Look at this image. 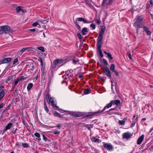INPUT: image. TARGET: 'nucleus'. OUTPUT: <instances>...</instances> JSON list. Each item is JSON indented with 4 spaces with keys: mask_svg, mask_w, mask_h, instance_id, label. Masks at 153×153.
<instances>
[{
    "mask_svg": "<svg viewBox=\"0 0 153 153\" xmlns=\"http://www.w3.org/2000/svg\"><path fill=\"white\" fill-rule=\"evenodd\" d=\"M72 60L73 63L74 64H76L77 62H78L79 61V59H77L75 60V59H72Z\"/></svg>",
    "mask_w": 153,
    "mask_h": 153,
    "instance_id": "47",
    "label": "nucleus"
},
{
    "mask_svg": "<svg viewBox=\"0 0 153 153\" xmlns=\"http://www.w3.org/2000/svg\"><path fill=\"white\" fill-rule=\"evenodd\" d=\"M44 108L46 112L47 113H48L49 111V109L48 108L46 103L45 101L44 100Z\"/></svg>",
    "mask_w": 153,
    "mask_h": 153,
    "instance_id": "31",
    "label": "nucleus"
},
{
    "mask_svg": "<svg viewBox=\"0 0 153 153\" xmlns=\"http://www.w3.org/2000/svg\"><path fill=\"white\" fill-rule=\"evenodd\" d=\"M85 127L87 128L89 131H91V128H93L94 127L93 124H86Z\"/></svg>",
    "mask_w": 153,
    "mask_h": 153,
    "instance_id": "25",
    "label": "nucleus"
},
{
    "mask_svg": "<svg viewBox=\"0 0 153 153\" xmlns=\"http://www.w3.org/2000/svg\"><path fill=\"white\" fill-rule=\"evenodd\" d=\"M25 61H28L26 62L25 67L27 68H28V70L33 71L34 67L36 66V62L32 60H27Z\"/></svg>",
    "mask_w": 153,
    "mask_h": 153,
    "instance_id": "2",
    "label": "nucleus"
},
{
    "mask_svg": "<svg viewBox=\"0 0 153 153\" xmlns=\"http://www.w3.org/2000/svg\"><path fill=\"white\" fill-rule=\"evenodd\" d=\"M15 146H16L18 147L19 148L20 147V145L18 143H16Z\"/></svg>",
    "mask_w": 153,
    "mask_h": 153,
    "instance_id": "64",
    "label": "nucleus"
},
{
    "mask_svg": "<svg viewBox=\"0 0 153 153\" xmlns=\"http://www.w3.org/2000/svg\"><path fill=\"white\" fill-rule=\"evenodd\" d=\"M103 52L105 54L107 55V56L109 58V59L110 60H111L113 59V58L112 56V55L110 53H109V52L107 53L106 51H104Z\"/></svg>",
    "mask_w": 153,
    "mask_h": 153,
    "instance_id": "24",
    "label": "nucleus"
},
{
    "mask_svg": "<svg viewBox=\"0 0 153 153\" xmlns=\"http://www.w3.org/2000/svg\"><path fill=\"white\" fill-rule=\"evenodd\" d=\"M60 133V132L59 131H56L53 134H57V135H59V134Z\"/></svg>",
    "mask_w": 153,
    "mask_h": 153,
    "instance_id": "62",
    "label": "nucleus"
},
{
    "mask_svg": "<svg viewBox=\"0 0 153 153\" xmlns=\"http://www.w3.org/2000/svg\"><path fill=\"white\" fill-rule=\"evenodd\" d=\"M38 60L40 62V65H42L43 64L42 59L41 57L39 58Z\"/></svg>",
    "mask_w": 153,
    "mask_h": 153,
    "instance_id": "55",
    "label": "nucleus"
},
{
    "mask_svg": "<svg viewBox=\"0 0 153 153\" xmlns=\"http://www.w3.org/2000/svg\"><path fill=\"white\" fill-rule=\"evenodd\" d=\"M131 135L129 132L124 133L123 134V138H126L128 139L130 137Z\"/></svg>",
    "mask_w": 153,
    "mask_h": 153,
    "instance_id": "19",
    "label": "nucleus"
},
{
    "mask_svg": "<svg viewBox=\"0 0 153 153\" xmlns=\"http://www.w3.org/2000/svg\"><path fill=\"white\" fill-rule=\"evenodd\" d=\"M96 22L98 25H99L101 23V22L98 19H97L96 20Z\"/></svg>",
    "mask_w": 153,
    "mask_h": 153,
    "instance_id": "58",
    "label": "nucleus"
},
{
    "mask_svg": "<svg viewBox=\"0 0 153 153\" xmlns=\"http://www.w3.org/2000/svg\"><path fill=\"white\" fill-rule=\"evenodd\" d=\"M19 80H24L25 79V77L24 76H21L20 78H19Z\"/></svg>",
    "mask_w": 153,
    "mask_h": 153,
    "instance_id": "57",
    "label": "nucleus"
},
{
    "mask_svg": "<svg viewBox=\"0 0 153 153\" xmlns=\"http://www.w3.org/2000/svg\"><path fill=\"white\" fill-rule=\"evenodd\" d=\"M28 49V48H24L21 50L20 51L21 52L23 53L25 51L27 50Z\"/></svg>",
    "mask_w": 153,
    "mask_h": 153,
    "instance_id": "51",
    "label": "nucleus"
},
{
    "mask_svg": "<svg viewBox=\"0 0 153 153\" xmlns=\"http://www.w3.org/2000/svg\"><path fill=\"white\" fill-rule=\"evenodd\" d=\"M21 7L18 6L16 8V12L17 13H19L21 11Z\"/></svg>",
    "mask_w": 153,
    "mask_h": 153,
    "instance_id": "39",
    "label": "nucleus"
},
{
    "mask_svg": "<svg viewBox=\"0 0 153 153\" xmlns=\"http://www.w3.org/2000/svg\"><path fill=\"white\" fill-rule=\"evenodd\" d=\"M125 123V121L123 120H119L118 122V124L120 125H124Z\"/></svg>",
    "mask_w": 153,
    "mask_h": 153,
    "instance_id": "36",
    "label": "nucleus"
},
{
    "mask_svg": "<svg viewBox=\"0 0 153 153\" xmlns=\"http://www.w3.org/2000/svg\"><path fill=\"white\" fill-rule=\"evenodd\" d=\"M45 74L44 72H43V73H41V81L42 82H45Z\"/></svg>",
    "mask_w": 153,
    "mask_h": 153,
    "instance_id": "22",
    "label": "nucleus"
},
{
    "mask_svg": "<svg viewBox=\"0 0 153 153\" xmlns=\"http://www.w3.org/2000/svg\"><path fill=\"white\" fill-rule=\"evenodd\" d=\"M143 19V17L142 16H137L134 20V26L136 28H142L144 25L142 24Z\"/></svg>",
    "mask_w": 153,
    "mask_h": 153,
    "instance_id": "1",
    "label": "nucleus"
},
{
    "mask_svg": "<svg viewBox=\"0 0 153 153\" xmlns=\"http://www.w3.org/2000/svg\"><path fill=\"white\" fill-rule=\"evenodd\" d=\"M37 49L38 50H39L43 52H44L45 51V49H44V48L43 47H42V46L38 47H37Z\"/></svg>",
    "mask_w": 153,
    "mask_h": 153,
    "instance_id": "38",
    "label": "nucleus"
},
{
    "mask_svg": "<svg viewBox=\"0 0 153 153\" xmlns=\"http://www.w3.org/2000/svg\"><path fill=\"white\" fill-rule=\"evenodd\" d=\"M10 122L11 121L5 126L4 129V131H7V130L9 129L12 127L13 124L12 123H10Z\"/></svg>",
    "mask_w": 153,
    "mask_h": 153,
    "instance_id": "20",
    "label": "nucleus"
},
{
    "mask_svg": "<svg viewBox=\"0 0 153 153\" xmlns=\"http://www.w3.org/2000/svg\"><path fill=\"white\" fill-rule=\"evenodd\" d=\"M59 63V61L57 60V59H56L54 60L53 62V67L54 68H55L56 65L58 64Z\"/></svg>",
    "mask_w": 153,
    "mask_h": 153,
    "instance_id": "30",
    "label": "nucleus"
},
{
    "mask_svg": "<svg viewBox=\"0 0 153 153\" xmlns=\"http://www.w3.org/2000/svg\"><path fill=\"white\" fill-rule=\"evenodd\" d=\"M102 44H97V50L100 56L102 58L103 57V55L102 53L101 48L102 47Z\"/></svg>",
    "mask_w": 153,
    "mask_h": 153,
    "instance_id": "11",
    "label": "nucleus"
},
{
    "mask_svg": "<svg viewBox=\"0 0 153 153\" xmlns=\"http://www.w3.org/2000/svg\"><path fill=\"white\" fill-rule=\"evenodd\" d=\"M45 98L47 100V102L49 104L51 103V105H53L54 103V98L53 97H51L50 95L48 93H47L46 96Z\"/></svg>",
    "mask_w": 153,
    "mask_h": 153,
    "instance_id": "7",
    "label": "nucleus"
},
{
    "mask_svg": "<svg viewBox=\"0 0 153 153\" xmlns=\"http://www.w3.org/2000/svg\"><path fill=\"white\" fill-rule=\"evenodd\" d=\"M18 59L17 58L15 59L13 62V64L15 65H16L17 64H18Z\"/></svg>",
    "mask_w": 153,
    "mask_h": 153,
    "instance_id": "35",
    "label": "nucleus"
},
{
    "mask_svg": "<svg viewBox=\"0 0 153 153\" xmlns=\"http://www.w3.org/2000/svg\"><path fill=\"white\" fill-rule=\"evenodd\" d=\"M42 136L43 137V139L45 141H46L48 140V139L45 137L44 134H42Z\"/></svg>",
    "mask_w": 153,
    "mask_h": 153,
    "instance_id": "53",
    "label": "nucleus"
},
{
    "mask_svg": "<svg viewBox=\"0 0 153 153\" xmlns=\"http://www.w3.org/2000/svg\"><path fill=\"white\" fill-rule=\"evenodd\" d=\"M91 89L90 88H87L84 90L83 94H87L90 93Z\"/></svg>",
    "mask_w": 153,
    "mask_h": 153,
    "instance_id": "33",
    "label": "nucleus"
},
{
    "mask_svg": "<svg viewBox=\"0 0 153 153\" xmlns=\"http://www.w3.org/2000/svg\"><path fill=\"white\" fill-rule=\"evenodd\" d=\"M39 35L41 36V38H42L43 37V38L45 37V34L44 32L42 33V32L41 33H39Z\"/></svg>",
    "mask_w": 153,
    "mask_h": 153,
    "instance_id": "43",
    "label": "nucleus"
},
{
    "mask_svg": "<svg viewBox=\"0 0 153 153\" xmlns=\"http://www.w3.org/2000/svg\"><path fill=\"white\" fill-rule=\"evenodd\" d=\"M88 32V31L87 30V29L86 27H85L82 28V35H85L86 34H87V33Z\"/></svg>",
    "mask_w": 153,
    "mask_h": 153,
    "instance_id": "27",
    "label": "nucleus"
},
{
    "mask_svg": "<svg viewBox=\"0 0 153 153\" xmlns=\"http://www.w3.org/2000/svg\"><path fill=\"white\" fill-rule=\"evenodd\" d=\"M116 0H103L101 5L102 7H108L112 5Z\"/></svg>",
    "mask_w": 153,
    "mask_h": 153,
    "instance_id": "6",
    "label": "nucleus"
},
{
    "mask_svg": "<svg viewBox=\"0 0 153 153\" xmlns=\"http://www.w3.org/2000/svg\"><path fill=\"white\" fill-rule=\"evenodd\" d=\"M38 25L40 26V25L37 22H36L33 23L32 25L33 27H36Z\"/></svg>",
    "mask_w": 153,
    "mask_h": 153,
    "instance_id": "48",
    "label": "nucleus"
},
{
    "mask_svg": "<svg viewBox=\"0 0 153 153\" xmlns=\"http://www.w3.org/2000/svg\"><path fill=\"white\" fill-rule=\"evenodd\" d=\"M103 144L104 147L108 150H111L113 148V146L110 143H106L103 142Z\"/></svg>",
    "mask_w": 153,
    "mask_h": 153,
    "instance_id": "10",
    "label": "nucleus"
},
{
    "mask_svg": "<svg viewBox=\"0 0 153 153\" xmlns=\"http://www.w3.org/2000/svg\"><path fill=\"white\" fill-rule=\"evenodd\" d=\"M142 27L144 31L146 32V34L147 35L150 36L151 35V32L147 27L143 25Z\"/></svg>",
    "mask_w": 153,
    "mask_h": 153,
    "instance_id": "17",
    "label": "nucleus"
},
{
    "mask_svg": "<svg viewBox=\"0 0 153 153\" xmlns=\"http://www.w3.org/2000/svg\"><path fill=\"white\" fill-rule=\"evenodd\" d=\"M49 19L46 20L41 19L39 20L38 21L43 24H46L49 22Z\"/></svg>",
    "mask_w": 153,
    "mask_h": 153,
    "instance_id": "32",
    "label": "nucleus"
},
{
    "mask_svg": "<svg viewBox=\"0 0 153 153\" xmlns=\"http://www.w3.org/2000/svg\"><path fill=\"white\" fill-rule=\"evenodd\" d=\"M11 104H9L8 105L7 108H7L6 109L4 110V111H5L6 110H8L10 109V107H11Z\"/></svg>",
    "mask_w": 153,
    "mask_h": 153,
    "instance_id": "54",
    "label": "nucleus"
},
{
    "mask_svg": "<svg viewBox=\"0 0 153 153\" xmlns=\"http://www.w3.org/2000/svg\"><path fill=\"white\" fill-rule=\"evenodd\" d=\"M62 110L63 111L65 112H68V114L71 115H72L75 117H79L81 116V115L80 114H78L72 111H65V110Z\"/></svg>",
    "mask_w": 153,
    "mask_h": 153,
    "instance_id": "12",
    "label": "nucleus"
},
{
    "mask_svg": "<svg viewBox=\"0 0 153 153\" xmlns=\"http://www.w3.org/2000/svg\"><path fill=\"white\" fill-rule=\"evenodd\" d=\"M102 60H103V63L105 65H108V62L105 59H103Z\"/></svg>",
    "mask_w": 153,
    "mask_h": 153,
    "instance_id": "52",
    "label": "nucleus"
},
{
    "mask_svg": "<svg viewBox=\"0 0 153 153\" xmlns=\"http://www.w3.org/2000/svg\"><path fill=\"white\" fill-rule=\"evenodd\" d=\"M91 141L95 143H99L100 142L101 140L99 139L96 138L94 137H93L91 139Z\"/></svg>",
    "mask_w": 153,
    "mask_h": 153,
    "instance_id": "26",
    "label": "nucleus"
},
{
    "mask_svg": "<svg viewBox=\"0 0 153 153\" xmlns=\"http://www.w3.org/2000/svg\"><path fill=\"white\" fill-rule=\"evenodd\" d=\"M90 27H92L93 29H94L96 27V25L93 23H92L90 25Z\"/></svg>",
    "mask_w": 153,
    "mask_h": 153,
    "instance_id": "50",
    "label": "nucleus"
},
{
    "mask_svg": "<svg viewBox=\"0 0 153 153\" xmlns=\"http://www.w3.org/2000/svg\"><path fill=\"white\" fill-rule=\"evenodd\" d=\"M6 56H4L2 57V62H3V64L8 63L13 59L12 57L6 58Z\"/></svg>",
    "mask_w": 153,
    "mask_h": 153,
    "instance_id": "15",
    "label": "nucleus"
},
{
    "mask_svg": "<svg viewBox=\"0 0 153 153\" xmlns=\"http://www.w3.org/2000/svg\"><path fill=\"white\" fill-rule=\"evenodd\" d=\"M19 78H17L16 79V80L15 81V82H14V86H15L17 85V84H18V82L19 81Z\"/></svg>",
    "mask_w": 153,
    "mask_h": 153,
    "instance_id": "45",
    "label": "nucleus"
},
{
    "mask_svg": "<svg viewBox=\"0 0 153 153\" xmlns=\"http://www.w3.org/2000/svg\"><path fill=\"white\" fill-rule=\"evenodd\" d=\"M73 74L71 72V70H68L65 72V74L62 76L63 78L65 79H68L70 80L71 78H73Z\"/></svg>",
    "mask_w": 153,
    "mask_h": 153,
    "instance_id": "5",
    "label": "nucleus"
},
{
    "mask_svg": "<svg viewBox=\"0 0 153 153\" xmlns=\"http://www.w3.org/2000/svg\"><path fill=\"white\" fill-rule=\"evenodd\" d=\"M57 60L59 61L58 64H61L63 62V60L62 59H57Z\"/></svg>",
    "mask_w": 153,
    "mask_h": 153,
    "instance_id": "60",
    "label": "nucleus"
},
{
    "mask_svg": "<svg viewBox=\"0 0 153 153\" xmlns=\"http://www.w3.org/2000/svg\"><path fill=\"white\" fill-rule=\"evenodd\" d=\"M22 145L23 148H27L28 147V144L27 143H22Z\"/></svg>",
    "mask_w": 153,
    "mask_h": 153,
    "instance_id": "44",
    "label": "nucleus"
},
{
    "mask_svg": "<svg viewBox=\"0 0 153 153\" xmlns=\"http://www.w3.org/2000/svg\"><path fill=\"white\" fill-rule=\"evenodd\" d=\"M3 31L2 29V28L1 27V26L0 27V34H1L3 33Z\"/></svg>",
    "mask_w": 153,
    "mask_h": 153,
    "instance_id": "59",
    "label": "nucleus"
},
{
    "mask_svg": "<svg viewBox=\"0 0 153 153\" xmlns=\"http://www.w3.org/2000/svg\"><path fill=\"white\" fill-rule=\"evenodd\" d=\"M86 4L91 8L93 7H94L91 4V0H85Z\"/></svg>",
    "mask_w": 153,
    "mask_h": 153,
    "instance_id": "28",
    "label": "nucleus"
},
{
    "mask_svg": "<svg viewBox=\"0 0 153 153\" xmlns=\"http://www.w3.org/2000/svg\"><path fill=\"white\" fill-rule=\"evenodd\" d=\"M5 105V104L4 103H1L0 104V109L2 108Z\"/></svg>",
    "mask_w": 153,
    "mask_h": 153,
    "instance_id": "61",
    "label": "nucleus"
},
{
    "mask_svg": "<svg viewBox=\"0 0 153 153\" xmlns=\"http://www.w3.org/2000/svg\"><path fill=\"white\" fill-rule=\"evenodd\" d=\"M113 105H116L117 106H118L120 105V101L119 100H113Z\"/></svg>",
    "mask_w": 153,
    "mask_h": 153,
    "instance_id": "23",
    "label": "nucleus"
},
{
    "mask_svg": "<svg viewBox=\"0 0 153 153\" xmlns=\"http://www.w3.org/2000/svg\"><path fill=\"white\" fill-rule=\"evenodd\" d=\"M115 66L114 64H112L111 65L110 67V70L112 72H114L117 76H118L119 75V72L116 71L115 70Z\"/></svg>",
    "mask_w": 153,
    "mask_h": 153,
    "instance_id": "13",
    "label": "nucleus"
},
{
    "mask_svg": "<svg viewBox=\"0 0 153 153\" xmlns=\"http://www.w3.org/2000/svg\"><path fill=\"white\" fill-rule=\"evenodd\" d=\"M104 33L100 31L97 39V44H102L103 36Z\"/></svg>",
    "mask_w": 153,
    "mask_h": 153,
    "instance_id": "8",
    "label": "nucleus"
},
{
    "mask_svg": "<svg viewBox=\"0 0 153 153\" xmlns=\"http://www.w3.org/2000/svg\"><path fill=\"white\" fill-rule=\"evenodd\" d=\"M73 20L74 23L75 24L77 29L79 30H81V27L80 26L78 23L77 21L80 22H82L84 23H88V22L86 19L82 17L78 18L76 19L75 20H74L73 19Z\"/></svg>",
    "mask_w": 153,
    "mask_h": 153,
    "instance_id": "3",
    "label": "nucleus"
},
{
    "mask_svg": "<svg viewBox=\"0 0 153 153\" xmlns=\"http://www.w3.org/2000/svg\"><path fill=\"white\" fill-rule=\"evenodd\" d=\"M41 65V73H43V72H44V70L45 68V67L43 66V64L42 65Z\"/></svg>",
    "mask_w": 153,
    "mask_h": 153,
    "instance_id": "40",
    "label": "nucleus"
},
{
    "mask_svg": "<svg viewBox=\"0 0 153 153\" xmlns=\"http://www.w3.org/2000/svg\"><path fill=\"white\" fill-rule=\"evenodd\" d=\"M77 36L80 39H82V36L81 34L79 33H77Z\"/></svg>",
    "mask_w": 153,
    "mask_h": 153,
    "instance_id": "49",
    "label": "nucleus"
},
{
    "mask_svg": "<svg viewBox=\"0 0 153 153\" xmlns=\"http://www.w3.org/2000/svg\"><path fill=\"white\" fill-rule=\"evenodd\" d=\"M105 29V27L104 25H103L100 31L104 33Z\"/></svg>",
    "mask_w": 153,
    "mask_h": 153,
    "instance_id": "41",
    "label": "nucleus"
},
{
    "mask_svg": "<svg viewBox=\"0 0 153 153\" xmlns=\"http://www.w3.org/2000/svg\"><path fill=\"white\" fill-rule=\"evenodd\" d=\"M53 115L55 117H62L61 114H60L59 113L56 111H53Z\"/></svg>",
    "mask_w": 153,
    "mask_h": 153,
    "instance_id": "29",
    "label": "nucleus"
},
{
    "mask_svg": "<svg viewBox=\"0 0 153 153\" xmlns=\"http://www.w3.org/2000/svg\"><path fill=\"white\" fill-rule=\"evenodd\" d=\"M66 115H67L66 114H63V115H61V116H62L61 117H59V118H62L63 119H64V120H68V118L64 116Z\"/></svg>",
    "mask_w": 153,
    "mask_h": 153,
    "instance_id": "42",
    "label": "nucleus"
},
{
    "mask_svg": "<svg viewBox=\"0 0 153 153\" xmlns=\"http://www.w3.org/2000/svg\"><path fill=\"white\" fill-rule=\"evenodd\" d=\"M52 107L53 108H55L56 110L59 109L58 106H56V104L54 103L53 105H52Z\"/></svg>",
    "mask_w": 153,
    "mask_h": 153,
    "instance_id": "46",
    "label": "nucleus"
},
{
    "mask_svg": "<svg viewBox=\"0 0 153 153\" xmlns=\"http://www.w3.org/2000/svg\"><path fill=\"white\" fill-rule=\"evenodd\" d=\"M7 91L4 86L0 84V100H1L4 97Z\"/></svg>",
    "mask_w": 153,
    "mask_h": 153,
    "instance_id": "4",
    "label": "nucleus"
},
{
    "mask_svg": "<svg viewBox=\"0 0 153 153\" xmlns=\"http://www.w3.org/2000/svg\"><path fill=\"white\" fill-rule=\"evenodd\" d=\"M17 130V128H15L14 130H13V129L12 131V133L13 134H15L16 133Z\"/></svg>",
    "mask_w": 153,
    "mask_h": 153,
    "instance_id": "56",
    "label": "nucleus"
},
{
    "mask_svg": "<svg viewBox=\"0 0 153 153\" xmlns=\"http://www.w3.org/2000/svg\"><path fill=\"white\" fill-rule=\"evenodd\" d=\"M104 72L105 73L106 75L111 80L112 77L111 72L108 67H106L104 68Z\"/></svg>",
    "mask_w": 153,
    "mask_h": 153,
    "instance_id": "9",
    "label": "nucleus"
},
{
    "mask_svg": "<svg viewBox=\"0 0 153 153\" xmlns=\"http://www.w3.org/2000/svg\"><path fill=\"white\" fill-rule=\"evenodd\" d=\"M100 113V111L98 110V111L96 112L90 113L86 115L85 117H86L91 118L92 116L96 115L97 114Z\"/></svg>",
    "mask_w": 153,
    "mask_h": 153,
    "instance_id": "16",
    "label": "nucleus"
},
{
    "mask_svg": "<svg viewBox=\"0 0 153 153\" xmlns=\"http://www.w3.org/2000/svg\"><path fill=\"white\" fill-rule=\"evenodd\" d=\"M144 137V134H142L137 139V145H140L143 141Z\"/></svg>",
    "mask_w": 153,
    "mask_h": 153,
    "instance_id": "18",
    "label": "nucleus"
},
{
    "mask_svg": "<svg viewBox=\"0 0 153 153\" xmlns=\"http://www.w3.org/2000/svg\"><path fill=\"white\" fill-rule=\"evenodd\" d=\"M34 135L35 137L39 138L38 140H41V139L40 138V135L39 133L38 132L35 133H34Z\"/></svg>",
    "mask_w": 153,
    "mask_h": 153,
    "instance_id": "37",
    "label": "nucleus"
},
{
    "mask_svg": "<svg viewBox=\"0 0 153 153\" xmlns=\"http://www.w3.org/2000/svg\"><path fill=\"white\" fill-rule=\"evenodd\" d=\"M2 28L3 32L6 31H7L10 29V27L8 26H1Z\"/></svg>",
    "mask_w": 153,
    "mask_h": 153,
    "instance_id": "21",
    "label": "nucleus"
},
{
    "mask_svg": "<svg viewBox=\"0 0 153 153\" xmlns=\"http://www.w3.org/2000/svg\"><path fill=\"white\" fill-rule=\"evenodd\" d=\"M61 124H58L56 126V127H57L59 129H61Z\"/></svg>",
    "mask_w": 153,
    "mask_h": 153,
    "instance_id": "63",
    "label": "nucleus"
},
{
    "mask_svg": "<svg viewBox=\"0 0 153 153\" xmlns=\"http://www.w3.org/2000/svg\"><path fill=\"white\" fill-rule=\"evenodd\" d=\"M33 84L32 83H29L27 86V91H29L33 86Z\"/></svg>",
    "mask_w": 153,
    "mask_h": 153,
    "instance_id": "34",
    "label": "nucleus"
},
{
    "mask_svg": "<svg viewBox=\"0 0 153 153\" xmlns=\"http://www.w3.org/2000/svg\"><path fill=\"white\" fill-rule=\"evenodd\" d=\"M113 100H111V101L109 103L107 104L105 106V107L102 110H99V111H100V113H101L104 112L105 110L107 108H109L111 107L112 105H113Z\"/></svg>",
    "mask_w": 153,
    "mask_h": 153,
    "instance_id": "14",
    "label": "nucleus"
}]
</instances>
